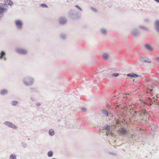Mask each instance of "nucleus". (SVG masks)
<instances>
[{"label":"nucleus","instance_id":"1","mask_svg":"<svg viewBox=\"0 0 159 159\" xmlns=\"http://www.w3.org/2000/svg\"><path fill=\"white\" fill-rule=\"evenodd\" d=\"M68 16L70 19L75 20H78L80 18L81 14L75 10L72 9L68 11Z\"/></svg>","mask_w":159,"mask_h":159},{"label":"nucleus","instance_id":"2","mask_svg":"<svg viewBox=\"0 0 159 159\" xmlns=\"http://www.w3.org/2000/svg\"><path fill=\"white\" fill-rule=\"evenodd\" d=\"M25 85L27 86H32L34 83V79L30 76H26L24 78L23 80Z\"/></svg>","mask_w":159,"mask_h":159},{"label":"nucleus","instance_id":"3","mask_svg":"<svg viewBox=\"0 0 159 159\" xmlns=\"http://www.w3.org/2000/svg\"><path fill=\"white\" fill-rule=\"evenodd\" d=\"M153 99H152V98H148L144 102V104L145 105H147L148 106H150L153 104V102H155V104L156 105H157L158 106H159V103L157 102H156V101L157 100V99L153 97Z\"/></svg>","mask_w":159,"mask_h":159},{"label":"nucleus","instance_id":"4","mask_svg":"<svg viewBox=\"0 0 159 159\" xmlns=\"http://www.w3.org/2000/svg\"><path fill=\"white\" fill-rule=\"evenodd\" d=\"M15 51L19 54L25 55L27 53V51L26 50L22 48H17L16 49Z\"/></svg>","mask_w":159,"mask_h":159},{"label":"nucleus","instance_id":"5","mask_svg":"<svg viewBox=\"0 0 159 159\" xmlns=\"http://www.w3.org/2000/svg\"><path fill=\"white\" fill-rule=\"evenodd\" d=\"M139 60L145 63H151L152 62L150 59L145 57L141 56L139 57Z\"/></svg>","mask_w":159,"mask_h":159},{"label":"nucleus","instance_id":"6","mask_svg":"<svg viewBox=\"0 0 159 159\" xmlns=\"http://www.w3.org/2000/svg\"><path fill=\"white\" fill-rule=\"evenodd\" d=\"M15 24L16 27L19 29H21L22 28L23 22L20 20H17L15 21Z\"/></svg>","mask_w":159,"mask_h":159},{"label":"nucleus","instance_id":"7","mask_svg":"<svg viewBox=\"0 0 159 159\" xmlns=\"http://www.w3.org/2000/svg\"><path fill=\"white\" fill-rule=\"evenodd\" d=\"M5 4L2 3H0V15L3 13L6 12L7 8L5 7Z\"/></svg>","mask_w":159,"mask_h":159},{"label":"nucleus","instance_id":"8","mask_svg":"<svg viewBox=\"0 0 159 159\" xmlns=\"http://www.w3.org/2000/svg\"><path fill=\"white\" fill-rule=\"evenodd\" d=\"M132 34L135 37H136L140 35V33L138 30L136 28L133 29L131 31Z\"/></svg>","mask_w":159,"mask_h":159},{"label":"nucleus","instance_id":"9","mask_svg":"<svg viewBox=\"0 0 159 159\" xmlns=\"http://www.w3.org/2000/svg\"><path fill=\"white\" fill-rule=\"evenodd\" d=\"M67 22V20L64 17H62L59 19V22L61 25H64Z\"/></svg>","mask_w":159,"mask_h":159},{"label":"nucleus","instance_id":"10","mask_svg":"<svg viewBox=\"0 0 159 159\" xmlns=\"http://www.w3.org/2000/svg\"><path fill=\"white\" fill-rule=\"evenodd\" d=\"M6 55V53L3 51H2L0 53V59H3L5 61L7 60V58L5 57Z\"/></svg>","mask_w":159,"mask_h":159},{"label":"nucleus","instance_id":"11","mask_svg":"<svg viewBox=\"0 0 159 159\" xmlns=\"http://www.w3.org/2000/svg\"><path fill=\"white\" fill-rule=\"evenodd\" d=\"M102 113L106 117H108L109 115H111V112H109L107 110L105 109H103L101 110Z\"/></svg>","mask_w":159,"mask_h":159},{"label":"nucleus","instance_id":"12","mask_svg":"<svg viewBox=\"0 0 159 159\" xmlns=\"http://www.w3.org/2000/svg\"><path fill=\"white\" fill-rule=\"evenodd\" d=\"M154 25L156 30L159 33V20H156Z\"/></svg>","mask_w":159,"mask_h":159},{"label":"nucleus","instance_id":"13","mask_svg":"<svg viewBox=\"0 0 159 159\" xmlns=\"http://www.w3.org/2000/svg\"><path fill=\"white\" fill-rule=\"evenodd\" d=\"M109 55L107 53H103L102 55V58L105 60H108L109 58Z\"/></svg>","mask_w":159,"mask_h":159},{"label":"nucleus","instance_id":"14","mask_svg":"<svg viewBox=\"0 0 159 159\" xmlns=\"http://www.w3.org/2000/svg\"><path fill=\"white\" fill-rule=\"evenodd\" d=\"M3 4H5V6H6L7 7L6 5L7 4L12 6L13 3V2L11 0H6L5 2V3H3Z\"/></svg>","mask_w":159,"mask_h":159},{"label":"nucleus","instance_id":"15","mask_svg":"<svg viewBox=\"0 0 159 159\" xmlns=\"http://www.w3.org/2000/svg\"><path fill=\"white\" fill-rule=\"evenodd\" d=\"M127 76L128 77L133 78L138 77L139 76L138 75L134 73L128 74L127 75Z\"/></svg>","mask_w":159,"mask_h":159},{"label":"nucleus","instance_id":"16","mask_svg":"<svg viewBox=\"0 0 159 159\" xmlns=\"http://www.w3.org/2000/svg\"><path fill=\"white\" fill-rule=\"evenodd\" d=\"M127 131L125 129H121L120 132V133L121 135H125L127 133Z\"/></svg>","mask_w":159,"mask_h":159},{"label":"nucleus","instance_id":"17","mask_svg":"<svg viewBox=\"0 0 159 159\" xmlns=\"http://www.w3.org/2000/svg\"><path fill=\"white\" fill-rule=\"evenodd\" d=\"M8 91L6 89H3L1 90L0 92V94L2 95H5L8 93Z\"/></svg>","mask_w":159,"mask_h":159},{"label":"nucleus","instance_id":"18","mask_svg":"<svg viewBox=\"0 0 159 159\" xmlns=\"http://www.w3.org/2000/svg\"><path fill=\"white\" fill-rule=\"evenodd\" d=\"M145 47L147 49L150 51H152L153 50V48L148 44H145Z\"/></svg>","mask_w":159,"mask_h":159},{"label":"nucleus","instance_id":"19","mask_svg":"<svg viewBox=\"0 0 159 159\" xmlns=\"http://www.w3.org/2000/svg\"><path fill=\"white\" fill-rule=\"evenodd\" d=\"M4 124L7 126L11 128L12 123L9 121H6L4 123Z\"/></svg>","mask_w":159,"mask_h":159},{"label":"nucleus","instance_id":"20","mask_svg":"<svg viewBox=\"0 0 159 159\" xmlns=\"http://www.w3.org/2000/svg\"><path fill=\"white\" fill-rule=\"evenodd\" d=\"M29 90L31 93H35L37 91V89L35 88L30 87Z\"/></svg>","mask_w":159,"mask_h":159},{"label":"nucleus","instance_id":"21","mask_svg":"<svg viewBox=\"0 0 159 159\" xmlns=\"http://www.w3.org/2000/svg\"><path fill=\"white\" fill-rule=\"evenodd\" d=\"M140 116L141 117V118L142 117H143V118L145 119V117L147 116L148 115L145 112H142L140 114Z\"/></svg>","mask_w":159,"mask_h":159},{"label":"nucleus","instance_id":"22","mask_svg":"<svg viewBox=\"0 0 159 159\" xmlns=\"http://www.w3.org/2000/svg\"><path fill=\"white\" fill-rule=\"evenodd\" d=\"M100 32L102 34L105 35L107 33V30L104 28H102L100 30Z\"/></svg>","mask_w":159,"mask_h":159},{"label":"nucleus","instance_id":"23","mask_svg":"<svg viewBox=\"0 0 159 159\" xmlns=\"http://www.w3.org/2000/svg\"><path fill=\"white\" fill-rule=\"evenodd\" d=\"M137 136V134L136 133H134L133 134H132L131 136L129 138H131L132 140H136V137Z\"/></svg>","mask_w":159,"mask_h":159},{"label":"nucleus","instance_id":"24","mask_svg":"<svg viewBox=\"0 0 159 159\" xmlns=\"http://www.w3.org/2000/svg\"><path fill=\"white\" fill-rule=\"evenodd\" d=\"M48 133L50 136H52L54 134V131L53 129H51L49 130Z\"/></svg>","mask_w":159,"mask_h":159},{"label":"nucleus","instance_id":"25","mask_svg":"<svg viewBox=\"0 0 159 159\" xmlns=\"http://www.w3.org/2000/svg\"><path fill=\"white\" fill-rule=\"evenodd\" d=\"M139 27L141 29H142L144 30H145L146 31H149V29L148 28H147L145 26H142V25H140L139 26Z\"/></svg>","mask_w":159,"mask_h":159},{"label":"nucleus","instance_id":"26","mask_svg":"<svg viewBox=\"0 0 159 159\" xmlns=\"http://www.w3.org/2000/svg\"><path fill=\"white\" fill-rule=\"evenodd\" d=\"M47 155L49 157H52L53 155V152L52 151H50L48 152Z\"/></svg>","mask_w":159,"mask_h":159},{"label":"nucleus","instance_id":"27","mask_svg":"<svg viewBox=\"0 0 159 159\" xmlns=\"http://www.w3.org/2000/svg\"><path fill=\"white\" fill-rule=\"evenodd\" d=\"M18 102L17 101H13L11 102V104L14 106H16L18 103Z\"/></svg>","mask_w":159,"mask_h":159},{"label":"nucleus","instance_id":"28","mask_svg":"<svg viewBox=\"0 0 159 159\" xmlns=\"http://www.w3.org/2000/svg\"><path fill=\"white\" fill-rule=\"evenodd\" d=\"M111 71H110V72H116L119 70V69L116 68H112V69H111Z\"/></svg>","mask_w":159,"mask_h":159},{"label":"nucleus","instance_id":"29","mask_svg":"<svg viewBox=\"0 0 159 159\" xmlns=\"http://www.w3.org/2000/svg\"><path fill=\"white\" fill-rule=\"evenodd\" d=\"M9 159H16V157L15 154H12L10 156Z\"/></svg>","mask_w":159,"mask_h":159},{"label":"nucleus","instance_id":"30","mask_svg":"<svg viewBox=\"0 0 159 159\" xmlns=\"http://www.w3.org/2000/svg\"><path fill=\"white\" fill-rule=\"evenodd\" d=\"M60 37L61 39H66V35L64 34H61L60 35Z\"/></svg>","mask_w":159,"mask_h":159},{"label":"nucleus","instance_id":"31","mask_svg":"<svg viewBox=\"0 0 159 159\" xmlns=\"http://www.w3.org/2000/svg\"><path fill=\"white\" fill-rule=\"evenodd\" d=\"M104 128L107 131H109L110 129V126L108 125H107V126H104Z\"/></svg>","mask_w":159,"mask_h":159},{"label":"nucleus","instance_id":"32","mask_svg":"<svg viewBox=\"0 0 159 159\" xmlns=\"http://www.w3.org/2000/svg\"><path fill=\"white\" fill-rule=\"evenodd\" d=\"M21 145L24 148H26L27 146L26 143H24L23 142H22L21 143Z\"/></svg>","mask_w":159,"mask_h":159},{"label":"nucleus","instance_id":"33","mask_svg":"<svg viewBox=\"0 0 159 159\" xmlns=\"http://www.w3.org/2000/svg\"><path fill=\"white\" fill-rule=\"evenodd\" d=\"M41 6L43 8H48V6L45 4L43 3L41 4Z\"/></svg>","mask_w":159,"mask_h":159},{"label":"nucleus","instance_id":"34","mask_svg":"<svg viewBox=\"0 0 159 159\" xmlns=\"http://www.w3.org/2000/svg\"><path fill=\"white\" fill-rule=\"evenodd\" d=\"M119 74L118 73H113L111 74V76L116 77L119 75Z\"/></svg>","mask_w":159,"mask_h":159},{"label":"nucleus","instance_id":"35","mask_svg":"<svg viewBox=\"0 0 159 159\" xmlns=\"http://www.w3.org/2000/svg\"><path fill=\"white\" fill-rule=\"evenodd\" d=\"M11 128L13 129H18V127L13 124H12L11 126Z\"/></svg>","mask_w":159,"mask_h":159},{"label":"nucleus","instance_id":"36","mask_svg":"<svg viewBox=\"0 0 159 159\" xmlns=\"http://www.w3.org/2000/svg\"><path fill=\"white\" fill-rule=\"evenodd\" d=\"M69 123H70V122H68L66 123V127L67 128L72 127H73V126L69 125Z\"/></svg>","mask_w":159,"mask_h":159},{"label":"nucleus","instance_id":"37","mask_svg":"<svg viewBox=\"0 0 159 159\" xmlns=\"http://www.w3.org/2000/svg\"><path fill=\"white\" fill-rule=\"evenodd\" d=\"M75 7L77 8L80 11H82V8L80 7L78 5H76L75 6Z\"/></svg>","mask_w":159,"mask_h":159},{"label":"nucleus","instance_id":"38","mask_svg":"<svg viewBox=\"0 0 159 159\" xmlns=\"http://www.w3.org/2000/svg\"><path fill=\"white\" fill-rule=\"evenodd\" d=\"M90 8L93 11H94L95 12H96L97 11V10L96 9L94 8V7H91Z\"/></svg>","mask_w":159,"mask_h":159},{"label":"nucleus","instance_id":"39","mask_svg":"<svg viewBox=\"0 0 159 159\" xmlns=\"http://www.w3.org/2000/svg\"><path fill=\"white\" fill-rule=\"evenodd\" d=\"M81 110L82 111H84L86 110V109L85 107H82L81 108Z\"/></svg>","mask_w":159,"mask_h":159},{"label":"nucleus","instance_id":"40","mask_svg":"<svg viewBox=\"0 0 159 159\" xmlns=\"http://www.w3.org/2000/svg\"><path fill=\"white\" fill-rule=\"evenodd\" d=\"M144 21L145 22L148 23L149 21V20L148 19H144Z\"/></svg>","mask_w":159,"mask_h":159},{"label":"nucleus","instance_id":"41","mask_svg":"<svg viewBox=\"0 0 159 159\" xmlns=\"http://www.w3.org/2000/svg\"><path fill=\"white\" fill-rule=\"evenodd\" d=\"M35 105L37 106H40L41 105V104L40 103H37L35 104Z\"/></svg>","mask_w":159,"mask_h":159},{"label":"nucleus","instance_id":"42","mask_svg":"<svg viewBox=\"0 0 159 159\" xmlns=\"http://www.w3.org/2000/svg\"><path fill=\"white\" fill-rule=\"evenodd\" d=\"M156 60L157 61L159 62V57H157L156 58Z\"/></svg>","mask_w":159,"mask_h":159},{"label":"nucleus","instance_id":"43","mask_svg":"<svg viewBox=\"0 0 159 159\" xmlns=\"http://www.w3.org/2000/svg\"><path fill=\"white\" fill-rule=\"evenodd\" d=\"M109 154L114 155H116L115 153L113 152H110Z\"/></svg>","mask_w":159,"mask_h":159},{"label":"nucleus","instance_id":"44","mask_svg":"<svg viewBox=\"0 0 159 159\" xmlns=\"http://www.w3.org/2000/svg\"><path fill=\"white\" fill-rule=\"evenodd\" d=\"M155 2H156L157 3H159V0H154Z\"/></svg>","mask_w":159,"mask_h":159},{"label":"nucleus","instance_id":"45","mask_svg":"<svg viewBox=\"0 0 159 159\" xmlns=\"http://www.w3.org/2000/svg\"><path fill=\"white\" fill-rule=\"evenodd\" d=\"M142 143L143 144V141H142Z\"/></svg>","mask_w":159,"mask_h":159},{"label":"nucleus","instance_id":"46","mask_svg":"<svg viewBox=\"0 0 159 159\" xmlns=\"http://www.w3.org/2000/svg\"><path fill=\"white\" fill-rule=\"evenodd\" d=\"M154 129H156V127H155V126H154Z\"/></svg>","mask_w":159,"mask_h":159},{"label":"nucleus","instance_id":"47","mask_svg":"<svg viewBox=\"0 0 159 159\" xmlns=\"http://www.w3.org/2000/svg\"><path fill=\"white\" fill-rule=\"evenodd\" d=\"M30 140V139H28V140Z\"/></svg>","mask_w":159,"mask_h":159},{"label":"nucleus","instance_id":"48","mask_svg":"<svg viewBox=\"0 0 159 159\" xmlns=\"http://www.w3.org/2000/svg\"><path fill=\"white\" fill-rule=\"evenodd\" d=\"M109 7H111V6H109Z\"/></svg>","mask_w":159,"mask_h":159}]
</instances>
